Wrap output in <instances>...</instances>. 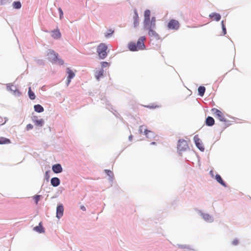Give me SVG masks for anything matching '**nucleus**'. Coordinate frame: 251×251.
Returning a JSON list of instances; mask_svg holds the SVG:
<instances>
[{"mask_svg":"<svg viewBox=\"0 0 251 251\" xmlns=\"http://www.w3.org/2000/svg\"><path fill=\"white\" fill-rule=\"evenodd\" d=\"M67 73L68 75L67 76V85L68 86L71 81V79L75 76V73L73 72L69 68L67 69Z\"/></svg>","mask_w":251,"mask_h":251,"instance_id":"8","label":"nucleus"},{"mask_svg":"<svg viewBox=\"0 0 251 251\" xmlns=\"http://www.w3.org/2000/svg\"><path fill=\"white\" fill-rule=\"evenodd\" d=\"M155 144H156V143H155V142H152V143H151V145H155Z\"/></svg>","mask_w":251,"mask_h":251,"instance_id":"43","label":"nucleus"},{"mask_svg":"<svg viewBox=\"0 0 251 251\" xmlns=\"http://www.w3.org/2000/svg\"><path fill=\"white\" fill-rule=\"evenodd\" d=\"M147 107H149V108H155L156 107H158L159 106H157V105H155V106H147Z\"/></svg>","mask_w":251,"mask_h":251,"instance_id":"39","label":"nucleus"},{"mask_svg":"<svg viewBox=\"0 0 251 251\" xmlns=\"http://www.w3.org/2000/svg\"><path fill=\"white\" fill-rule=\"evenodd\" d=\"M189 148L187 142L184 139H180L178 141L177 150L179 151H186Z\"/></svg>","mask_w":251,"mask_h":251,"instance_id":"4","label":"nucleus"},{"mask_svg":"<svg viewBox=\"0 0 251 251\" xmlns=\"http://www.w3.org/2000/svg\"><path fill=\"white\" fill-rule=\"evenodd\" d=\"M50 182L53 186L56 187L59 185L60 180L57 177H53L51 179Z\"/></svg>","mask_w":251,"mask_h":251,"instance_id":"15","label":"nucleus"},{"mask_svg":"<svg viewBox=\"0 0 251 251\" xmlns=\"http://www.w3.org/2000/svg\"><path fill=\"white\" fill-rule=\"evenodd\" d=\"M105 173L107 174L108 176H109L110 177L113 176V174L112 171L109 170H105Z\"/></svg>","mask_w":251,"mask_h":251,"instance_id":"30","label":"nucleus"},{"mask_svg":"<svg viewBox=\"0 0 251 251\" xmlns=\"http://www.w3.org/2000/svg\"><path fill=\"white\" fill-rule=\"evenodd\" d=\"M113 31H110V33L105 34V37H108L110 35L112 34L113 33Z\"/></svg>","mask_w":251,"mask_h":251,"instance_id":"37","label":"nucleus"},{"mask_svg":"<svg viewBox=\"0 0 251 251\" xmlns=\"http://www.w3.org/2000/svg\"><path fill=\"white\" fill-rule=\"evenodd\" d=\"M52 169L53 172L56 174L60 173L62 171V168L59 164L53 165Z\"/></svg>","mask_w":251,"mask_h":251,"instance_id":"12","label":"nucleus"},{"mask_svg":"<svg viewBox=\"0 0 251 251\" xmlns=\"http://www.w3.org/2000/svg\"><path fill=\"white\" fill-rule=\"evenodd\" d=\"M40 195H36L34 197V199L35 201V203L36 204L38 203L39 200H40Z\"/></svg>","mask_w":251,"mask_h":251,"instance_id":"31","label":"nucleus"},{"mask_svg":"<svg viewBox=\"0 0 251 251\" xmlns=\"http://www.w3.org/2000/svg\"><path fill=\"white\" fill-rule=\"evenodd\" d=\"M57 60H58V62H59V63L60 64H63V63H64L63 60H62V59H58V58H57Z\"/></svg>","mask_w":251,"mask_h":251,"instance_id":"38","label":"nucleus"},{"mask_svg":"<svg viewBox=\"0 0 251 251\" xmlns=\"http://www.w3.org/2000/svg\"><path fill=\"white\" fill-rule=\"evenodd\" d=\"M167 26L169 29L177 30L180 26V24L178 21L172 19L169 22Z\"/></svg>","mask_w":251,"mask_h":251,"instance_id":"5","label":"nucleus"},{"mask_svg":"<svg viewBox=\"0 0 251 251\" xmlns=\"http://www.w3.org/2000/svg\"><path fill=\"white\" fill-rule=\"evenodd\" d=\"M58 11H59V14H60V18L61 19L63 17V11L62 10L61 8H58Z\"/></svg>","mask_w":251,"mask_h":251,"instance_id":"33","label":"nucleus"},{"mask_svg":"<svg viewBox=\"0 0 251 251\" xmlns=\"http://www.w3.org/2000/svg\"><path fill=\"white\" fill-rule=\"evenodd\" d=\"M233 244H234V245H237V243H238V241H234L233 242Z\"/></svg>","mask_w":251,"mask_h":251,"instance_id":"42","label":"nucleus"},{"mask_svg":"<svg viewBox=\"0 0 251 251\" xmlns=\"http://www.w3.org/2000/svg\"><path fill=\"white\" fill-rule=\"evenodd\" d=\"M205 88L204 86H201L198 88V92L200 96L202 97L205 93Z\"/></svg>","mask_w":251,"mask_h":251,"instance_id":"25","label":"nucleus"},{"mask_svg":"<svg viewBox=\"0 0 251 251\" xmlns=\"http://www.w3.org/2000/svg\"><path fill=\"white\" fill-rule=\"evenodd\" d=\"M34 230L39 233H43L44 232V229L43 227L42 226L41 223L39 224V225L38 226L34 227Z\"/></svg>","mask_w":251,"mask_h":251,"instance_id":"22","label":"nucleus"},{"mask_svg":"<svg viewBox=\"0 0 251 251\" xmlns=\"http://www.w3.org/2000/svg\"><path fill=\"white\" fill-rule=\"evenodd\" d=\"M222 28H223L224 34H226V29L225 26L224 25V21H222Z\"/></svg>","mask_w":251,"mask_h":251,"instance_id":"32","label":"nucleus"},{"mask_svg":"<svg viewBox=\"0 0 251 251\" xmlns=\"http://www.w3.org/2000/svg\"><path fill=\"white\" fill-rule=\"evenodd\" d=\"M28 94L29 97L31 100H34L35 99V95L34 93L31 91V87H29L28 88Z\"/></svg>","mask_w":251,"mask_h":251,"instance_id":"26","label":"nucleus"},{"mask_svg":"<svg viewBox=\"0 0 251 251\" xmlns=\"http://www.w3.org/2000/svg\"><path fill=\"white\" fill-rule=\"evenodd\" d=\"M80 209L81 210H82L83 211H85L86 210V208H85V207L84 206V205H81L80 206Z\"/></svg>","mask_w":251,"mask_h":251,"instance_id":"40","label":"nucleus"},{"mask_svg":"<svg viewBox=\"0 0 251 251\" xmlns=\"http://www.w3.org/2000/svg\"><path fill=\"white\" fill-rule=\"evenodd\" d=\"M103 70L101 69L99 71H97L95 72V76L97 80H99L100 77H101L103 75Z\"/></svg>","mask_w":251,"mask_h":251,"instance_id":"24","label":"nucleus"},{"mask_svg":"<svg viewBox=\"0 0 251 251\" xmlns=\"http://www.w3.org/2000/svg\"><path fill=\"white\" fill-rule=\"evenodd\" d=\"M51 36L54 39H59L61 34L59 30H56L52 32Z\"/></svg>","mask_w":251,"mask_h":251,"instance_id":"16","label":"nucleus"},{"mask_svg":"<svg viewBox=\"0 0 251 251\" xmlns=\"http://www.w3.org/2000/svg\"><path fill=\"white\" fill-rule=\"evenodd\" d=\"M203 218L204 220L210 221L211 220V217L208 214H204L203 215Z\"/></svg>","mask_w":251,"mask_h":251,"instance_id":"29","label":"nucleus"},{"mask_svg":"<svg viewBox=\"0 0 251 251\" xmlns=\"http://www.w3.org/2000/svg\"><path fill=\"white\" fill-rule=\"evenodd\" d=\"M214 116L217 117L220 121L226 122L227 121L224 113L217 108H214L211 109Z\"/></svg>","mask_w":251,"mask_h":251,"instance_id":"3","label":"nucleus"},{"mask_svg":"<svg viewBox=\"0 0 251 251\" xmlns=\"http://www.w3.org/2000/svg\"><path fill=\"white\" fill-rule=\"evenodd\" d=\"M194 140L197 147L201 151H203L204 147L201 139L198 137V135H196L194 137Z\"/></svg>","mask_w":251,"mask_h":251,"instance_id":"6","label":"nucleus"},{"mask_svg":"<svg viewBox=\"0 0 251 251\" xmlns=\"http://www.w3.org/2000/svg\"><path fill=\"white\" fill-rule=\"evenodd\" d=\"M139 132L140 133H144V134L146 135V137L147 138H149V136H148V133H152L151 131L149 130L146 128H145L144 126H140Z\"/></svg>","mask_w":251,"mask_h":251,"instance_id":"14","label":"nucleus"},{"mask_svg":"<svg viewBox=\"0 0 251 251\" xmlns=\"http://www.w3.org/2000/svg\"><path fill=\"white\" fill-rule=\"evenodd\" d=\"M144 28L147 30H149L151 29H154L155 27V24L153 25V24L150 22V20L146 21V22H144Z\"/></svg>","mask_w":251,"mask_h":251,"instance_id":"10","label":"nucleus"},{"mask_svg":"<svg viewBox=\"0 0 251 251\" xmlns=\"http://www.w3.org/2000/svg\"><path fill=\"white\" fill-rule=\"evenodd\" d=\"M150 14H151V12L149 10H145V11L144 12L145 19H144V22H146V21H148V20H150Z\"/></svg>","mask_w":251,"mask_h":251,"instance_id":"23","label":"nucleus"},{"mask_svg":"<svg viewBox=\"0 0 251 251\" xmlns=\"http://www.w3.org/2000/svg\"><path fill=\"white\" fill-rule=\"evenodd\" d=\"M33 121L35 125L38 126H42L44 123L43 119L33 120Z\"/></svg>","mask_w":251,"mask_h":251,"instance_id":"20","label":"nucleus"},{"mask_svg":"<svg viewBox=\"0 0 251 251\" xmlns=\"http://www.w3.org/2000/svg\"><path fill=\"white\" fill-rule=\"evenodd\" d=\"M14 8L15 9H19L21 7V3L20 1H15L13 3Z\"/></svg>","mask_w":251,"mask_h":251,"instance_id":"28","label":"nucleus"},{"mask_svg":"<svg viewBox=\"0 0 251 251\" xmlns=\"http://www.w3.org/2000/svg\"><path fill=\"white\" fill-rule=\"evenodd\" d=\"M108 65V64L107 62H102L101 63V66L102 67L104 68V67H106Z\"/></svg>","mask_w":251,"mask_h":251,"instance_id":"35","label":"nucleus"},{"mask_svg":"<svg viewBox=\"0 0 251 251\" xmlns=\"http://www.w3.org/2000/svg\"><path fill=\"white\" fill-rule=\"evenodd\" d=\"M211 18H214L213 20L219 21L221 19V15L218 13H212L209 15Z\"/></svg>","mask_w":251,"mask_h":251,"instance_id":"17","label":"nucleus"},{"mask_svg":"<svg viewBox=\"0 0 251 251\" xmlns=\"http://www.w3.org/2000/svg\"><path fill=\"white\" fill-rule=\"evenodd\" d=\"M35 111L40 113L44 111V108L40 104L35 105L34 106Z\"/></svg>","mask_w":251,"mask_h":251,"instance_id":"21","label":"nucleus"},{"mask_svg":"<svg viewBox=\"0 0 251 251\" xmlns=\"http://www.w3.org/2000/svg\"><path fill=\"white\" fill-rule=\"evenodd\" d=\"M133 19L134 20V22H133L134 26L137 27L139 25V16H138L137 11L136 9H134V15L133 16Z\"/></svg>","mask_w":251,"mask_h":251,"instance_id":"11","label":"nucleus"},{"mask_svg":"<svg viewBox=\"0 0 251 251\" xmlns=\"http://www.w3.org/2000/svg\"><path fill=\"white\" fill-rule=\"evenodd\" d=\"M129 139H130V140H131V138H132V136H131V135H130V136L129 137Z\"/></svg>","mask_w":251,"mask_h":251,"instance_id":"44","label":"nucleus"},{"mask_svg":"<svg viewBox=\"0 0 251 251\" xmlns=\"http://www.w3.org/2000/svg\"><path fill=\"white\" fill-rule=\"evenodd\" d=\"M48 56L51 61H56L57 60L58 54L52 50H50L49 51Z\"/></svg>","mask_w":251,"mask_h":251,"instance_id":"7","label":"nucleus"},{"mask_svg":"<svg viewBox=\"0 0 251 251\" xmlns=\"http://www.w3.org/2000/svg\"><path fill=\"white\" fill-rule=\"evenodd\" d=\"M64 208L62 205H58L56 208V217L60 219L63 215Z\"/></svg>","mask_w":251,"mask_h":251,"instance_id":"9","label":"nucleus"},{"mask_svg":"<svg viewBox=\"0 0 251 251\" xmlns=\"http://www.w3.org/2000/svg\"><path fill=\"white\" fill-rule=\"evenodd\" d=\"M215 179L222 186H223L224 187H226V183L223 181V180L221 176L217 174V175H216Z\"/></svg>","mask_w":251,"mask_h":251,"instance_id":"18","label":"nucleus"},{"mask_svg":"<svg viewBox=\"0 0 251 251\" xmlns=\"http://www.w3.org/2000/svg\"><path fill=\"white\" fill-rule=\"evenodd\" d=\"M210 174L211 175V176L213 177L214 176V174H213V171H210Z\"/></svg>","mask_w":251,"mask_h":251,"instance_id":"41","label":"nucleus"},{"mask_svg":"<svg viewBox=\"0 0 251 251\" xmlns=\"http://www.w3.org/2000/svg\"><path fill=\"white\" fill-rule=\"evenodd\" d=\"M148 31H149V35L150 36H152V37H158V35L154 30V29H151L148 30Z\"/></svg>","mask_w":251,"mask_h":251,"instance_id":"27","label":"nucleus"},{"mask_svg":"<svg viewBox=\"0 0 251 251\" xmlns=\"http://www.w3.org/2000/svg\"><path fill=\"white\" fill-rule=\"evenodd\" d=\"M107 47L104 43H100L97 48V52L100 58L104 59L107 56Z\"/></svg>","mask_w":251,"mask_h":251,"instance_id":"2","label":"nucleus"},{"mask_svg":"<svg viewBox=\"0 0 251 251\" xmlns=\"http://www.w3.org/2000/svg\"><path fill=\"white\" fill-rule=\"evenodd\" d=\"M150 22L153 24V25H154V24H155V22H156L155 17H152L151 18V21H150Z\"/></svg>","mask_w":251,"mask_h":251,"instance_id":"36","label":"nucleus"},{"mask_svg":"<svg viewBox=\"0 0 251 251\" xmlns=\"http://www.w3.org/2000/svg\"><path fill=\"white\" fill-rule=\"evenodd\" d=\"M214 123H215V120L212 117H211L210 116H208L206 118V121H205V124L207 126H212L214 125Z\"/></svg>","mask_w":251,"mask_h":251,"instance_id":"13","label":"nucleus"},{"mask_svg":"<svg viewBox=\"0 0 251 251\" xmlns=\"http://www.w3.org/2000/svg\"><path fill=\"white\" fill-rule=\"evenodd\" d=\"M10 143H11L10 139L3 137H0V144H9Z\"/></svg>","mask_w":251,"mask_h":251,"instance_id":"19","label":"nucleus"},{"mask_svg":"<svg viewBox=\"0 0 251 251\" xmlns=\"http://www.w3.org/2000/svg\"><path fill=\"white\" fill-rule=\"evenodd\" d=\"M26 128L27 130H29V129H31L32 128H33V126L31 125V124H28L26 126Z\"/></svg>","mask_w":251,"mask_h":251,"instance_id":"34","label":"nucleus"},{"mask_svg":"<svg viewBox=\"0 0 251 251\" xmlns=\"http://www.w3.org/2000/svg\"><path fill=\"white\" fill-rule=\"evenodd\" d=\"M145 40V38L144 37H141L138 39L137 44L134 42H130L128 45L129 50L134 51L144 49L145 48L144 45Z\"/></svg>","mask_w":251,"mask_h":251,"instance_id":"1","label":"nucleus"}]
</instances>
